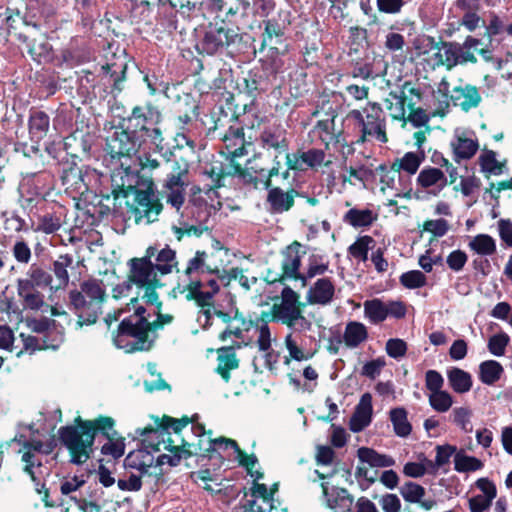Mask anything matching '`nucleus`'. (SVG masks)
Here are the masks:
<instances>
[{
  "instance_id": "nucleus-1",
  "label": "nucleus",
  "mask_w": 512,
  "mask_h": 512,
  "mask_svg": "<svg viewBox=\"0 0 512 512\" xmlns=\"http://www.w3.org/2000/svg\"><path fill=\"white\" fill-rule=\"evenodd\" d=\"M115 424L111 416L99 415L91 420L77 416L72 425L60 427L59 440L68 450L70 462L76 465L85 463L94 452V443L98 435L107 440L100 449L101 454L114 460L121 458L125 452V438L118 436L114 429Z\"/></svg>"
},
{
  "instance_id": "nucleus-2",
  "label": "nucleus",
  "mask_w": 512,
  "mask_h": 512,
  "mask_svg": "<svg viewBox=\"0 0 512 512\" xmlns=\"http://www.w3.org/2000/svg\"><path fill=\"white\" fill-rule=\"evenodd\" d=\"M111 174V195L114 207L120 198L125 199L127 213L138 224L143 219L150 224L158 220L163 204L155 194V185L150 177L140 173L134 163H119Z\"/></svg>"
},
{
  "instance_id": "nucleus-3",
  "label": "nucleus",
  "mask_w": 512,
  "mask_h": 512,
  "mask_svg": "<svg viewBox=\"0 0 512 512\" xmlns=\"http://www.w3.org/2000/svg\"><path fill=\"white\" fill-rule=\"evenodd\" d=\"M154 425H148L136 432L143 437L142 444L150 452H158L163 445L164 449L171 455L161 454L156 459V465L162 466L168 464L171 467L178 466L182 459L192 457L190 450H186L184 437L181 436L182 430L190 423H193L198 415L192 417L183 415L181 418H174L168 415L162 417L152 416Z\"/></svg>"
},
{
  "instance_id": "nucleus-4",
  "label": "nucleus",
  "mask_w": 512,
  "mask_h": 512,
  "mask_svg": "<svg viewBox=\"0 0 512 512\" xmlns=\"http://www.w3.org/2000/svg\"><path fill=\"white\" fill-rule=\"evenodd\" d=\"M292 20V13L287 9H279L270 18L262 20L259 52H265L263 66L283 71V57L288 55L291 49L289 34Z\"/></svg>"
},
{
  "instance_id": "nucleus-5",
  "label": "nucleus",
  "mask_w": 512,
  "mask_h": 512,
  "mask_svg": "<svg viewBox=\"0 0 512 512\" xmlns=\"http://www.w3.org/2000/svg\"><path fill=\"white\" fill-rule=\"evenodd\" d=\"M106 298L102 281L95 278L81 282L80 290H70L68 306L77 316V325L83 327L95 324L102 314V305Z\"/></svg>"
},
{
  "instance_id": "nucleus-6",
  "label": "nucleus",
  "mask_w": 512,
  "mask_h": 512,
  "mask_svg": "<svg viewBox=\"0 0 512 512\" xmlns=\"http://www.w3.org/2000/svg\"><path fill=\"white\" fill-rule=\"evenodd\" d=\"M53 292V276L48 265L40 262L32 263L25 277L17 280V294L25 309L40 310L45 305L43 290Z\"/></svg>"
},
{
  "instance_id": "nucleus-7",
  "label": "nucleus",
  "mask_w": 512,
  "mask_h": 512,
  "mask_svg": "<svg viewBox=\"0 0 512 512\" xmlns=\"http://www.w3.org/2000/svg\"><path fill=\"white\" fill-rule=\"evenodd\" d=\"M148 325V318H139L136 321L133 317L124 318L113 335L115 346L123 349L126 353L150 351L156 335L150 338Z\"/></svg>"
},
{
  "instance_id": "nucleus-8",
  "label": "nucleus",
  "mask_w": 512,
  "mask_h": 512,
  "mask_svg": "<svg viewBox=\"0 0 512 512\" xmlns=\"http://www.w3.org/2000/svg\"><path fill=\"white\" fill-rule=\"evenodd\" d=\"M242 40L240 28L221 25L215 21L206 26L203 36L197 41L195 48L201 55H222L229 53L230 49L239 45Z\"/></svg>"
},
{
  "instance_id": "nucleus-9",
  "label": "nucleus",
  "mask_w": 512,
  "mask_h": 512,
  "mask_svg": "<svg viewBox=\"0 0 512 512\" xmlns=\"http://www.w3.org/2000/svg\"><path fill=\"white\" fill-rule=\"evenodd\" d=\"M127 120L129 128L140 137L148 139L157 148L163 142V134L159 125L162 122V113L158 106L151 101L136 105L123 121Z\"/></svg>"
},
{
  "instance_id": "nucleus-10",
  "label": "nucleus",
  "mask_w": 512,
  "mask_h": 512,
  "mask_svg": "<svg viewBox=\"0 0 512 512\" xmlns=\"http://www.w3.org/2000/svg\"><path fill=\"white\" fill-rule=\"evenodd\" d=\"M141 145L139 137L129 127L124 128L120 125L107 131L104 152L112 164L131 162Z\"/></svg>"
},
{
  "instance_id": "nucleus-11",
  "label": "nucleus",
  "mask_w": 512,
  "mask_h": 512,
  "mask_svg": "<svg viewBox=\"0 0 512 512\" xmlns=\"http://www.w3.org/2000/svg\"><path fill=\"white\" fill-rule=\"evenodd\" d=\"M155 253L156 247L149 246L143 257L131 258L127 263L130 282H133L137 288L143 289L144 292L164 287V283L158 277L159 272L152 262Z\"/></svg>"
},
{
  "instance_id": "nucleus-12",
  "label": "nucleus",
  "mask_w": 512,
  "mask_h": 512,
  "mask_svg": "<svg viewBox=\"0 0 512 512\" xmlns=\"http://www.w3.org/2000/svg\"><path fill=\"white\" fill-rule=\"evenodd\" d=\"M282 72L275 71L270 66L249 70L243 82L244 92L250 98L251 103H254L263 93L268 92L272 88L273 83L277 81L278 74Z\"/></svg>"
},
{
  "instance_id": "nucleus-13",
  "label": "nucleus",
  "mask_w": 512,
  "mask_h": 512,
  "mask_svg": "<svg viewBox=\"0 0 512 512\" xmlns=\"http://www.w3.org/2000/svg\"><path fill=\"white\" fill-rule=\"evenodd\" d=\"M281 298V303L272 306L273 318L288 327H293L301 317L305 303L299 301V294L289 286L283 288Z\"/></svg>"
},
{
  "instance_id": "nucleus-14",
  "label": "nucleus",
  "mask_w": 512,
  "mask_h": 512,
  "mask_svg": "<svg viewBox=\"0 0 512 512\" xmlns=\"http://www.w3.org/2000/svg\"><path fill=\"white\" fill-rule=\"evenodd\" d=\"M239 171L240 163L234 161V159L225 158V161L214 160L203 171V175L210 179V183L204 184L203 188L199 189V191L209 195L210 192L224 187L225 179L228 176L239 177Z\"/></svg>"
},
{
  "instance_id": "nucleus-15",
  "label": "nucleus",
  "mask_w": 512,
  "mask_h": 512,
  "mask_svg": "<svg viewBox=\"0 0 512 512\" xmlns=\"http://www.w3.org/2000/svg\"><path fill=\"white\" fill-rule=\"evenodd\" d=\"M363 112L365 118L361 127V135L356 142L364 143L369 137H376L380 142L386 143L388 137L385 130V120L382 118L381 105L376 102H368Z\"/></svg>"
},
{
  "instance_id": "nucleus-16",
  "label": "nucleus",
  "mask_w": 512,
  "mask_h": 512,
  "mask_svg": "<svg viewBox=\"0 0 512 512\" xmlns=\"http://www.w3.org/2000/svg\"><path fill=\"white\" fill-rule=\"evenodd\" d=\"M94 143V136L90 132L75 130L63 139V151L67 163L78 164L91 157V148Z\"/></svg>"
},
{
  "instance_id": "nucleus-17",
  "label": "nucleus",
  "mask_w": 512,
  "mask_h": 512,
  "mask_svg": "<svg viewBox=\"0 0 512 512\" xmlns=\"http://www.w3.org/2000/svg\"><path fill=\"white\" fill-rule=\"evenodd\" d=\"M338 112L331 105L325 111V118L316 122L313 127V132L316 133L320 141L323 143L325 150L330 149V145H338L344 141L342 129H335V119Z\"/></svg>"
},
{
  "instance_id": "nucleus-18",
  "label": "nucleus",
  "mask_w": 512,
  "mask_h": 512,
  "mask_svg": "<svg viewBox=\"0 0 512 512\" xmlns=\"http://www.w3.org/2000/svg\"><path fill=\"white\" fill-rule=\"evenodd\" d=\"M223 0H178V12L183 19L191 20L218 13L224 8Z\"/></svg>"
},
{
  "instance_id": "nucleus-19",
  "label": "nucleus",
  "mask_w": 512,
  "mask_h": 512,
  "mask_svg": "<svg viewBox=\"0 0 512 512\" xmlns=\"http://www.w3.org/2000/svg\"><path fill=\"white\" fill-rule=\"evenodd\" d=\"M267 191L266 204L271 213L282 214L290 211L295 205V199L301 196V193L294 187L284 190L280 186L271 185Z\"/></svg>"
},
{
  "instance_id": "nucleus-20",
  "label": "nucleus",
  "mask_w": 512,
  "mask_h": 512,
  "mask_svg": "<svg viewBox=\"0 0 512 512\" xmlns=\"http://www.w3.org/2000/svg\"><path fill=\"white\" fill-rule=\"evenodd\" d=\"M325 156V151L322 149L297 150L294 153H286L285 164L292 171L303 172L308 168L316 169L321 166L324 163Z\"/></svg>"
},
{
  "instance_id": "nucleus-21",
  "label": "nucleus",
  "mask_w": 512,
  "mask_h": 512,
  "mask_svg": "<svg viewBox=\"0 0 512 512\" xmlns=\"http://www.w3.org/2000/svg\"><path fill=\"white\" fill-rule=\"evenodd\" d=\"M192 430L193 433L198 437L197 442H188L184 438L186 450H190L192 456L198 455L201 457L211 458V454L215 452V446H221L224 444V442L218 441L219 437L215 439L210 438L212 431L209 430L206 432L205 426L203 424L197 423L192 427Z\"/></svg>"
},
{
  "instance_id": "nucleus-22",
  "label": "nucleus",
  "mask_w": 512,
  "mask_h": 512,
  "mask_svg": "<svg viewBox=\"0 0 512 512\" xmlns=\"http://www.w3.org/2000/svg\"><path fill=\"white\" fill-rule=\"evenodd\" d=\"M219 136L225 144L227 152L225 153L226 158L234 159L240 158L248 153L246 149L245 133L242 126L235 127L229 125L228 129L224 133H220Z\"/></svg>"
},
{
  "instance_id": "nucleus-23",
  "label": "nucleus",
  "mask_w": 512,
  "mask_h": 512,
  "mask_svg": "<svg viewBox=\"0 0 512 512\" xmlns=\"http://www.w3.org/2000/svg\"><path fill=\"white\" fill-rule=\"evenodd\" d=\"M302 247L298 241L292 242L283 253V260L281 263V270L284 277L288 280L300 281L302 280L303 273L300 272L302 255L305 251L300 252Z\"/></svg>"
},
{
  "instance_id": "nucleus-24",
  "label": "nucleus",
  "mask_w": 512,
  "mask_h": 512,
  "mask_svg": "<svg viewBox=\"0 0 512 512\" xmlns=\"http://www.w3.org/2000/svg\"><path fill=\"white\" fill-rule=\"evenodd\" d=\"M373 406L372 395L368 392L364 393L355 411L349 420V428L352 432L357 433L368 427L372 421Z\"/></svg>"
},
{
  "instance_id": "nucleus-25",
  "label": "nucleus",
  "mask_w": 512,
  "mask_h": 512,
  "mask_svg": "<svg viewBox=\"0 0 512 512\" xmlns=\"http://www.w3.org/2000/svg\"><path fill=\"white\" fill-rule=\"evenodd\" d=\"M269 169L254 164L250 167H243L240 164L239 178L246 186L254 189H268L273 184V176H269Z\"/></svg>"
},
{
  "instance_id": "nucleus-26",
  "label": "nucleus",
  "mask_w": 512,
  "mask_h": 512,
  "mask_svg": "<svg viewBox=\"0 0 512 512\" xmlns=\"http://www.w3.org/2000/svg\"><path fill=\"white\" fill-rule=\"evenodd\" d=\"M320 486L328 508L336 512L350 511L354 498L346 488L334 487L329 492L327 483L322 482Z\"/></svg>"
},
{
  "instance_id": "nucleus-27",
  "label": "nucleus",
  "mask_w": 512,
  "mask_h": 512,
  "mask_svg": "<svg viewBox=\"0 0 512 512\" xmlns=\"http://www.w3.org/2000/svg\"><path fill=\"white\" fill-rule=\"evenodd\" d=\"M60 56L62 62L68 67H75L90 61L89 50L83 44L82 39L74 37L68 45L61 49Z\"/></svg>"
},
{
  "instance_id": "nucleus-28",
  "label": "nucleus",
  "mask_w": 512,
  "mask_h": 512,
  "mask_svg": "<svg viewBox=\"0 0 512 512\" xmlns=\"http://www.w3.org/2000/svg\"><path fill=\"white\" fill-rule=\"evenodd\" d=\"M73 256L71 254H60L48 266L53 276V292L65 289L70 280L68 268L73 265Z\"/></svg>"
},
{
  "instance_id": "nucleus-29",
  "label": "nucleus",
  "mask_w": 512,
  "mask_h": 512,
  "mask_svg": "<svg viewBox=\"0 0 512 512\" xmlns=\"http://www.w3.org/2000/svg\"><path fill=\"white\" fill-rule=\"evenodd\" d=\"M335 295V286L328 277L319 278L307 292L306 300L311 305H327Z\"/></svg>"
},
{
  "instance_id": "nucleus-30",
  "label": "nucleus",
  "mask_w": 512,
  "mask_h": 512,
  "mask_svg": "<svg viewBox=\"0 0 512 512\" xmlns=\"http://www.w3.org/2000/svg\"><path fill=\"white\" fill-rule=\"evenodd\" d=\"M450 98L455 106H459L465 112L476 108L482 100L478 88L471 84L454 87Z\"/></svg>"
},
{
  "instance_id": "nucleus-31",
  "label": "nucleus",
  "mask_w": 512,
  "mask_h": 512,
  "mask_svg": "<svg viewBox=\"0 0 512 512\" xmlns=\"http://www.w3.org/2000/svg\"><path fill=\"white\" fill-rule=\"evenodd\" d=\"M177 4L172 0H158L156 3V23L163 30L173 32L177 30L178 23Z\"/></svg>"
},
{
  "instance_id": "nucleus-32",
  "label": "nucleus",
  "mask_w": 512,
  "mask_h": 512,
  "mask_svg": "<svg viewBox=\"0 0 512 512\" xmlns=\"http://www.w3.org/2000/svg\"><path fill=\"white\" fill-rule=\"evenodd\" d=\"M50 128V117L42 110L31 108L28 118V132L30 140L39 143L44 139Z\"/></svg>"
},
{
  "instance_id": "nucleus-33",
  "label": "nucleus",
  "mask_w": 512,
  "mask_h": 512,
  "mask_svg": "<svg viewBox=\"0 0 512 512\" xmlns=\"http://www.w3.org/2000/svg\"><path fill=\"white\" fill-rule=\"evenodd\" d=\"M217 353L218 365L216 372L225 382H229L231 378V370L239 367V359L237 358L232 346L221 347L217 350Z\"/></svg>"
},
{
  "instance_id": "nucleus-34",
  "label": "nucleus",
  "mask_w": 512,
  "mask_h": 512,
  "mask_svg": "<svg viewBox=\"0 0 512 512\" xmlns=\"http://www.w3.org/2000/svg\"><path fill=\"white\" fill-rule=\"evenodd\" d=\"M454 161L460 163L461 160L471 159L479 149L477 139L468 138L465 134L457 135L451 142Z\"/></svg>"
},
{
  "instance_id": "nucleus-35",
  "label": "nucleus",
  "mask_w": 512,
  "mask_h": 512,
  "mask_svg": "<svg viewBox=\"0 0 512 512\" xmlns=\"http://www.w3.org/2000/svg\"><path fill=\"white\" fill-rule=\"evenodd\" d=\"M259 140L263 148L274 149L279 154H286L289 148L286 133L280 129L268 128L263 130L260 134Z\"/></svg>"
},
{
  "instance_id": "nucleus-36",
  "label": "nucleus",
  "mask_w": 512,
  "mask_h": 512,
  "mask_svg": "<svg viewBox=\"0 0 512 512\" xmlns=\"http://www.w3.org/2000/svg\"><path fill=\"white\" fill-rule=\"evenodd\" d=\"M225 6L218 13H214L215 21L221 25H227L233 28H240L239 21L245 16V11H241V4L236 2L229 4L228 0H223ZM245 10V8H243Z\"/></svg>"
},
{
  "instance_id": "nucleus-37",
  "label": "nucleus",
  "mask_w": 512,
  "mask_h": 512,
  "mask_svg": "<svg viewBox=\"0 0 512 512\" xmlns=\"http://www.w3.org/2000/svg\"><path fill=\"white\" fill-rule=\"evenodd\" d=\"M416 181L417 184L424 189L437 186L439 191L448 185V180L444 172L439 168L431 166L423 168L419 172Z\"/></svg>"
},
{
  "instance_id": "nucleus-38",
  "label": "nucleus",
  "mask_w": 512,
  "mask_h": 512,
  "mask_svg": "<svg viewBox=\"0 0 512 512\" xmlns=\"http://www.w3.org/2000/svg\"><path fill=\"white\" fill-rule=\"evenodd\" d=\"M104 76L108 77V82L111 83L112 92L120 93L124 89V82L126 81L127 64L122 63H107L101 67Z\"/></svg>"
},
{
  "instance_id": "nucleus-39",
  "label": "nucleus",
  "mask_w": 512,
  "mask_h": 512,
  "mask_svg": "<svg viewBox=\"0 0 512 512\" xmlns=\"http://www.w3.org/2000/svg\"><path fill=\"white\" fill-rule=\"evenodd\" d=\"M391 95L399 100L400 108H405V106L412 108L422 100L423 92L412 81H405L400 88L399 95L396 93H391Z\"/></svg>"
},
{
  "instance_id": "nucleus-40",
  "label": "nucleus",
  "mask_w": 512,
  "mask_h": 512,
  "mask_svg": "<svg viewBox=\"0 0 512 512\" xmlns=\"http://www.w3.org/2000/svg\"><path fill=\"white\" fill-rule=\"evenodd\" d=\"M447 379L451 389L458 394L470 391L473 385L471 374L458 367H452L447 371Z\"/></svg>"
},
{
  "instance_id": "nucleus-41",
  "label": "nucleus",
  "mask_w": 512,
  "mask_h": 512,
  "mask_svg": "<svg viewBox=\"0 0 512 512\" xmlns=\"http://www.w3.org/2000/svg\"><path fill=\"white\" fill-rule=\"evenodd\" d=\"M67 168H63L61 181L62 185L66 186L67 189H73L80 194H83L88 190V185L84 183L83 175L78 164H72Z\"/></svg>"
},
{
  "instance_id": "nucleus-42",
  "label": "nucleus",
  "mask_w": 512,
  "mask_h": 512,
  "mask_svg": "<svg viewBox=\"0 0 512 512\" xmlns=\"http://www.w3.org/2000/svg\"><path fill=\"white\" fill-rule=\"evenodd\" d=\"M377 220L372 210L351 208L343 216V221L354 228L370 227Z\"/></svg>"
},
{
  "instance_id": "nucleus-43",
  "label": "nucleus",
  "mask_w": 512,
  "mask_h": 512,
  "mask_svg": "<svg viewBox=\"0 0 512 512\" xmlns=\"http://www.w3.org/2000/svg\"><path fill=\"white\" fill-rule=\"evenodd\" d=\"M368 339L367 327L358 321H350L346 324L343 341L349 348H356Z\"/></svg>"
},
{
  "instance_id": "nucleus-44",
  "label": "nucleus",
  "mask_w": 512,
  "mask_h": 512,
  "mask_svg": "<svg viewBox=\"0 0 512 512\" xmlns=\"http://www.w3.org/2000/svg\"><path fill=\"white\" fill-rule=\"evenodd\" d=\"M154 257L156 260V263H154V265L158 270L160 276L170 274L174 268L176 269L177 272H179V269L177 268L178 262L176 260V252L175 250L171 249L168 245H166V247L161 250H158L156 248V253Z\"/></svg>"
},
{
  "instance_id": "nucleus-45",
  "label": "nucleus",
  "mask_w": 512,
  "mask_h": 512,
  "mask_svg": "<svg viewBox=\"0 0 512 512\" xmlns=\"http://www.w3.org/2000/svg\"><path fill=\"white\" fill-rule=\"evenodd\" d=\"M357 456L361 462L367 463L370 467H390L395 464L391 456L380 454L369 447L359 448Z\"/></svg>"
},
{
  "instance_id": "nucleus-46",
  "label": "nucleus",
  "mask_w": 512,
  "mask_h": 512,
  "mask_svg": "<svg viewBox=\"0 0 512 512\" xmlns=\"http://www.w3.org/2000/svg\"><path fill=\"white\" fill-rule=\"evenodd\" d=\"M504 372L503 366L496 360H486L479 365V380L492 386L498 382Z\"/></svg>"
},
{
  "instance_id": "nucleus-47",
  "label": "nucleus",
  "mask_w": 512,
  "mask_h": 512,
  "mask_svg": "<svg viewBox=\"0 0 512 512\" xmlns=\"http://www.w3.org/2000/svg\"><path fill=\"white\" fill-rule=\"evenodd\" d=\"M425 159V154L423 151L420 152H407L401 158H396L394 162V167H397L399 173L401 171L406 172L408 175H414L422 162Z\"/></svg>"
},
{
  "instance_id": "nucleus-48",
  "label": "nucleus",
  "mask_w": 512,
  "mask_h": 512,
  "mask_svg": "<svg viewBox=\"0 0 512 512\" xmlns=\"http://www.w3.org/2000/svg\"><path fill=\"white\" fill-rule=\"evenodd\" d=\"M20 337L23 342V348L16 353L17 357H20L24 352L34 353L37 350L45 349L56 350L60 346L59 339L55 340V342H49V339L46 337L42 338L40 343V340L32 335H25L24 333H21Z\"/></svg>"
},
{
  "instance_id": "nucleus-49",
  "label": "nucleus",
  "mask_w": 512,
  "mask_h": 512,
  "mask_svg": "<svg viewBox=\"0 0 512 512\" xmlns=\"http://www.w3.org/2000/svg\"><path fill=\"white\" fill-rule=\"evenodd\" d=\"M218 441L224 442L225 449L228 447L233 448L237 455L239 465L244 467L250 476L254 475L253 468L258 462V459L255 454L248 455L244 450L240 448L238 443L233 439L220 436Z\"/></svg>"
},
{
  "instance_id": "nucleus-50",
  "label": "nucleus",
  "mask_w": 512,
  "mask_h": 512,
  "mask_svg": "<svg viewBox=\"0 0 512 512\" xmlns=\"http://www.w3.org/2000/svg\"><path fill=\"white\" fill-rule=\"evenodd\" d=\"M389 414L395 434L399 437L409 436L412 431V425L408 421L406 409L403 407L393 408Z\"/></svg>"
},
{
  "instance_id": "nucleus-51",
  "label": "nucleus",
  "mask_w": 512,
  "mask_h": 512,
  "mask_svg": "<svg viewBox=\"0 0 512 512\" xmlns=\"http://www.w3.org/2000/svg\"><path fill=\"white\" fill-rule=\"evenodd\" d=\"M409 114L406 116L405 108H399V114L394 116V119L403 121L404 123L410 122L414 127L428 126L430 116L421 107L408 108Z\"/></svg>"
},
{
  "instance_id": "nucleus-52",
  "label": "nucleus",
  "mask_w": 512,
  "mask_h": 512,
  "mask_svg": "<svg viewBox=\"0 0 512 512\" xmlns=\"http://www.w3.org/2000/svg\"><path fill=\"white\" fill-rule=\"evenodd\" d=\"M479 165L481 171L485 173L486 178H489L490 175H501L505 162H499L493 150H485V152L479 156Z\"/></svg>"
},
{
  "instance_id": "nucleus-53",
  "label": "nucleus",
  "mask_w": 512,
  "mask_h": 512,
  "mask_svg": "<svg viewBox=\"0 0 512 512\" xmlns=\"http://www.w3.org/2000/svg\"><path fill=\"white\" fill-rule=\"evenodd\" d=\"M429 39L433 43L434 49H444L445 59L441 61L442 64H445L448 69H451L459 64L460 60L458 59L457 55L460 51V43L445 41L435 42L433 37H430Z\"/></svg>"
},
{
  "instance_id": "nucleus-54",
  "label": "nucleus",
  "mask_w": 512,
  "mask_h": 512,
  "mask_svg": "<svg viewBox=\"0 0 512 512\" xmlns=\"http://www.w3.org/2000/svg\"><path fill=\"white\" fill-rule=\"evenodd\" d=\"M375 245V240L370 235L359 236L356 241L348 247V253L359 261L368 260V252Z\"/></svg>"
},
{
  "instance_id": "nucleus-55",
  "label": "nucleus",
  "mask_w": 512,
  "mask_h": 512,
  "mask_svg": "<svg viewBox=\"0 0 512 512\" xmlns=\"http://www.w3.org/2000/svg\"><path fill=\"white\" fill-rule=\"evenodd\" d=\"M37 226L35 231L43 232L45 234H53L57 232L62 226L61 213L46 212L43 215H37Z\"/></svg>"
},
{
  "instance_id": "nucleus-56",
  "label": "nucleus",
  "mask_w": 512,
  "mask_h": 512,
  "mask_svg": "<svg viewBox=\"0 0 512 512\" xmlns=\"http://www.w3.org/2000/svg\"><path fill=\"white\" fill-rule=\"evenodd\" d=\"M322 256L311 255L308 259L307 270L303 273L301 286L306 287L308 281L318 275H324L329 269V262H323Z\"/></svg>"
},
{
  "instance_id": "nucleus-57",
  "label": "nucleus",
  "mask_w": 512,
  "mask_h": 512,
  "mask_svg": "<svg viewBox=\"0 0 512 512\" xmlns=\"http://www.w3.org/2000/svg\"><path fill=\"white\" fill-rule=\"evenodd\" d=\"M469 248L481 256H490L496 252V242L488 234L476 235L468 244Z\"/></svg>"
},
{
  "instance_id": "nucleus-58",
  "label": "nucleus",
  "mask_w": 512,
  "mask_h": 512,
  "mask_svg": "<svg viewBox=\"0 0 512 512\" xmlns=\"http://www.w3.org/2000/svg\"><path fill=\"white\" fill-rule=\"evenodd\" d=\"M365 316L373 324H379L387 318L386 304L378 298L364 302Z\"/></svg>"
},
{
  "instance_id": "nucleus-59",
  "label": "nucleus",
  "mask_w": 512,
  "mask_h": 512,
  "mask_svg": "<svg viewBox=\"0 0 512 512\" xmlns=\"http://www.w3.org/2000/svg\"><path fill=\"white\" fill-rule=\"evenodd\" d=\"M483 466L480 459L466 455L463 451L457 452L454 456V469L459 473L477 471Z\"/></svg>"
},
{
  "instance_id": "nucleus-60",
  "label": "nucleus",
  "mask_w": 512,
  "mask_h": 512,
  "mask_svg": "<svg viewBox=\"0 0 512 512\" xmlns=\"http://www.w3.org/2000/svg\"><path fill=\"white\" fill-rule=\"evenodd\" d=\"M171 230L173 231L176 240L180 242L184 237L194 236L199 238L204 232L209 231V228L202 224L190 225L186 221H181L180 226L173 225Z\"/></svg>"
},
{
  "instance_id": "nucleus-61",
  "label": "nucleus",
  "mask_w": 512,
  "mask_h": 512,
  "mask_svg": "<svg viewBox=\"0 0 512 512\" xmlns=\"http://www.w3.org/2000/svg\"><path fill=\"white\" fill-rule=\"evenodd\" d=\"M368 32L367 29L360 26H351L349 28V37L347 45L349 48V55L358 53L360 48L363 47L364 43L367 42Z\"/></svg>"
},
{
  "instance_id": "nucleus-62",
  "label": "nucleus",
  "mask_w": 512,
  "mask_h": 512,
  "mask_svg": "<svg viewBox=\"0 0 512 512\" xmlns=\"http://www.w3.org/2000/svg\"><path fill=\"white\" fill-rule=\"evenodd\" d=\"M481 43L480 39L475 38L473 36H467L463 42L460 44V51L458 52L459 64L463 65L466 63H477V57L471 51L473 48H476Z\"/></svg>"
},
{
  "instance_id": "nucleus-63",
  "label": "nucleus",
  "mask_w": 512,
  "mask_h": 512,
  "mask_svg": "<svg viewBox=\"0 0 512 512\" xmlns=\"http://www.w3.org/2000/svg\"><path fill=\"white\" fill-rule=\"evenodd\" d=\"M224 266L225 264L222 259L219 261L212 260L206 265V272L216 275L221 280L228 278L229 281L232 279H237L239 274L242 273V270L238 267H233L227 271L224 269Z\"/></svg>"
},
{
  "instance_id": "nucleus-64",
  "label": "nucleus",
  "mask_w": 512,
  "mask_h": 512,
  "mask_svg": "<svg viewBox=\"0 0 512 512\" xmlns=\"http://www.w3.org/2000/svg\"><path fill=\"white\" fill-rule=\"evenodd\" d=\"M472 410L469 407H456L452 411L453 423L463 432L470 433L473 430L471 424Z\"/></svg>"
}]
</instances>
